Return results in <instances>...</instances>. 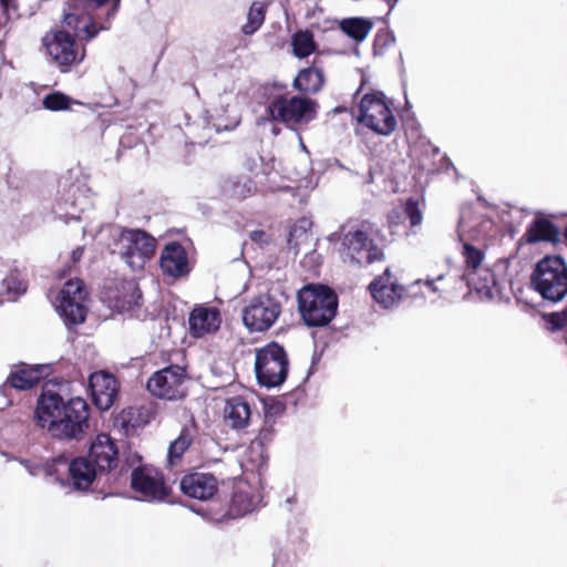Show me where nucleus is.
Segmentation results:
<instances>
[{"label":"nucleus","instance_id":"1","mask_svg":"<svg viewBox=\"0 0 567 567\" xmlns=\"http://www.w3.org/2000/svg\"><path fill=\"white\" fill-rule=\"evenodd\" d=\"M63 16V29L51 30L42 38L45 52L62 73L81 64L86 50L80 42L87 43L101 31L111 29L117 13L120 0H69Z\"/></svg>","mask_w":567,"mask_h":567},{"label":"nucleus","instance_id":"2","mask_svg":"<svg viewBox=\"0 0 567 567\" xmlns=\"http://www.w3.org/2000/svg\"><path fill=\"white\" fill-rule=\"evenodd\" d=\"M90 413L84 399L75 396L65 401L60 393L45 385L37 401L34 421L41 429H48L55 439L80 441L90 429Z\"/></svg>","mask_w":567,"mask_h":567},{"label":"nucleus","instance_id":"3","mask_svg":"<svg viewBox=\"0 0 567 567\" xmlns=\"http://www.w3.org/2000/svg\"><path fill=\"white\" fill-rule=\"evenodd\" d=\"M298 312L310 328L326 327L337 315L338 296L332 288L322 284H308L297 292Z\"/></svg>","mask_w":567,"mask_h":567},{"label":"nucleus","instance_id":"4","mask_svg":"<svg viewBox=\"0 0 567 567\" xmlns=\"http://www.w3.org/2000/svg\"><path fill=\"white\" fill-rule=\"evenodd\" d=\"M272 87L278 94L269 99L267 113L275 122L285 124L288 128L308 124L317 116V101L302 95H289L284 83H274Z\"/></svg>","mask_w":567,"mask_h":567},{"label":"nucleus","instance_id":"5","mask_svg":"<svg viewBox=\"0 0 567 567\" xmlns=\"http://www.w3.org/2000/svg\"><path fill=\"white\" fill-rule=\"evenodd\" d=\"M532 285L544 299L557 302L567 295V265L560 256H546L535 266Z\"/></svg>","mask_w":567,"mask_h":567},{"label":"nucleus","instance_id":"6","mask_svg":"<svg viewBox=\"0 0 567 567\" xmlns=\"http://www.w3.org/2000/svg\"><path fill=\"white\" fill-rule=\"evenodd\" d=\"M289 359L285 348L271 341L256 350L255 374L257 382L265 388L281 385L288 374Z\"/></svg>","mask_w":567,"mask_h":567},{"label":"nucleus","instance_id":"7","mask_svg":"<svg viewBox=\"0 0 567 567\" xmlns=\"http://www.w3.org/2000/svg\"><path fill=\"white\" fill-rule=\"evenodd\" d=\"M357 121L378 135L389 136L398 127V121L384 93L364 94L359 104Z\"/></svg>","mask_w":567,"mask_h":567},{"label":"nucleus","instance_id":"8","mask_svg":"<svg viewBox=\"0 0 567 567\" xmlns=\"http://www.w3.org/2000/svg\"><path fill=\"white\" fill-rule=\"evenodd\" d=\"M373 226L370 221H362L360 227L347 231L341 240V252L351 264L370 265L384 259L383 250L370 238Z\"/></svg>","mask_w":567,"mask_h":567},{"label":"nucleus","instance_id":"9","mask_svg":"<svg viewBox=\"0 0 567 567\" xmlns=\"http://www.w3.org/2000/svg\"><path fill=\"white\" fill-rule=\"evenodd\" d=\"M280 301L269 293L256 296L243 309V322L250 332L268 331L281 315Z\"/></svg>","mask_w":567,"mask_h":567},{"label":"nucleus","instance_id":"10","mask_svg":"<svg viewBox=\"0 0 567 567\" xmlns=\"http://www.w3.org/2000/svg\"><path fill=\"white\" fill-rule=\"evenodd\" d=\"M84 282L81 279L69 280L56 298V310L66 326H75L85 321L87 308Z\"/></svg>","mask_w":567,"mask_h":567},{"label":"nucleus","instance_id":"11","mask_svg":"<svg viewBox=\"0 0 567 567\" xmlns=\"http://www.w3.org/2000/svg\"><path fill=\"white\" fill-rule=\"evenodd\" d=\"M121 239L125 243L121 258L132 268H143L153 258L156 250V239L143 229H123Z\"/></svg>","mask_w":567,"mask_h":567},{"label":"nucleus","instance_id":"12","mask_svg":"<svg viewBox=\"0 0 567 567\" xmlns=\"http://www.w3.org/2000/svg\"><path fill=\"white\" fill-rule=\"evenodd\" d=\"M186 371L179 365H169L156 371L147 381L146 388L152 395L165 400L185 396L184 382Z\"/></svg>","mask_w":567,"mask_h":567},{"label":"nucleus","instance_id":"13","mask_svg":"<svg viewBox=\"0 0 567 567\" xmlns=\"http://www.w3.org/2000/svg\"><path fill=\"white\" fill-rule=\"evenodd\" d=\"M131 487L147 501H164L169 495L163 473L146 466L132 471Z\"/></svg>","mask_w":567,"mask_h":567},{"label":"nucleus","instance_id":"14","mask_svg":"<svg viewBox=\"0 0 567 567\" xmlns=\"http://www.w3.org/2000/svg\"><path fill=\"white\" fill-rule=\"evenodd\" d=\"M97 467L100 476L111 475L118 465V449L115 441L106 433H100L92 441L87 456Z\"/></svg>","mask_w":567,"mask_h":567},{"label":"nucleus","instance_id":"15","mask_svg":"<svg viewBox=\"0 0 567 567\" xmlns=\"http://www.w3.org/2000/svg\"><path fill=\"white\" fill-rule=\"evenodd\" d=\"M89 390L94 405L101 411H106L117 399L120 383L113 374L96 371L89 378Z\"/></svg>","mask_w":567,"mask_h":567},{"label":"nucleus","instance_id":"16","mask_svg":"<svg viewBox=\"0 0 567 567\" xmlns=\"http://www.w3.org/2000/svg\"><path fill=\"white\" fill-rule=\"evenodd\" d=\"M159 268L164 276L179 279L192 270L188 252L178 241L167 243L161 251Z\"/></svg>","mask_w":567,"mask_h":567},{"label":"nucleus","instance_id":"17","mask_svg":"<svg viewBox=\"0 0 567 567\" xmlns=\"http://www.w3.org/2000/svg\"><path fill=\"white\" fill-rule=\"evenodd\" d=\"M368 289L374 301L385 309L398 305L405 293V287L396 282L389 267L370 282Z\"/></svg>","mask_w":567,"mask_h":567},{"label":"nucleus","instance_id":"18","mask_svg":"<svg viewBox=\"0 0 567 567\" xmlns=\"http://www.w3.org/2000/svg\"><path fill=\"white\" fill-rule=\"evenodd\" d=\"M182 493L198 501H209L218 492V481L212 473L190 472L179 482Z\"/></svg>","mask_w":567,"mask_h":567},{"label":"nucleus","instance_id":"19","mask_svg":"<svg viewBox=\"0 0 567 567\" xmlns=\"http://www.w3.org/2000/svg\"><path fill=\"white\" fill-rule=\"evenodd\" d=\"M324 85V68L322 62L317 58L312 60L310 65L300 69L292 80L293 90L305 97L318 94L322 91Z\"/></svg>","mask_w":567,"mask_h":567},{"label":"nucleus","instance_id":"20","mask_svg":"<svg viewBox=\"0 0 567 567\" xmlns=\"http://www.w3.org/2000/svg\"><path fill=\"white\" fill-rule=\"evenodd\" d=\"M189 332L195 338L216 332L221 323L220 312L215 307H195L189 315Z\"/></svg>","mask_w":567,"mask_h":567},{"label":"nucleus","instance_id":"21","mask_svg":"<svg viewBox=\"0 0 567 567\" xmlns=\"http://www.w3.org/2000/svg\"><path fill=\"white\" fill-rule=\"evenodd\" d=\"M69 480L72 486L79 491H87L95 480H100L97 467L89 457H74L68 466Z\"/></svg>","mask_w":567,"mask_h":567},{"label":"nucleus","instance_id":"22","mask_svg":"<svg viewBox=\"0 0 567 567\" xmlns=\"http://www.w3.org/2000/svg\"><path fill=\"white\" fill-rule=\"evenodd\" d=\"M519 240L526 244H537L542 241L558 244L560 241V231L551 220L543 217L535 218Z\"/></svg>","mask_w":567,"mask_h":567},{"label":"nucleus","instance_id":"23","mask_svg":"<svg viewBox=\"0 0 567 567\" xmlns=\"http://www.w3.org/2000/svg\"><path fill=\"white\" fill-rule=\"evenodd\" d=\"M43 371L42 365L21 364L17 370L10 372L2 386H10L19 391L30 390L43 379Z\"/></svg>","mask_w":567,"mask_h":567},{"label":"nucleus","instance_id":"24","mask_svg":"<svg viewBox=\"0 0 567 567\" xmlns=\"http://www.w3.org/2000/svg\"><path fill=\"white\" fill-rule=\"evenodd\" d=\"M197 433L198 427L194 420L182 427L178 436L168 446L167 461L169 466L181 463L183 455L193 444Z\"/></svg>","mask_w":567,"mask_h":567},{"label":"nucleus","instance_id":"25","mask_svg":"<svg viewBox=\"0 0 567 567\" xmlns=\"http://www.w3.org/2000/svg\"><path fill=\"white\" fill-rule=\"evenodd\" d=\"M251 409L243 396H233L226 401L225 419L231 427L241 430L248 425Z\"/></svg>","mask_w":567,"mask_h":567},{"label":"nucleus","instance_id":"26","mask_svg":"<svg viewBox=\"0 0 567 567\" xmlns=\"http://www.w3.org/2000/svg\"><path fill=\"white\" fill-rule=\"evenodd\" d=\"M256 497L247 489L236 486L228 505L227 515L230 518L241 517L254 511Z\"/></svg>","mask_w":567,"mask_h":567},{"label":"nucleus","instance_id":"27","mask_svg":"<svg viewBox=\"0 0 567 567\" xmlns=\"http://www.w3.org/2000/svg\"><path fill=\"white\" fill-rule=\"evenodd\" d=\"M290 45L292 54L299 60L307 59L318 50L315 34L308 29L296 31L291 35Z\"/></svg>","mask_w":567,"mask_h":567},{"label":"nucleus","instance_id":"28","mask_svg":"<svg viewBox=\"0 0 567 567\" xmlns=\"http://www.w3.org/2000/svg\"><path fill=\"white\" fill-rule=\"evenodd\" d=\"M146 410L142 406H128L123 409L116 417V423L126 432L134 431L137 427L145 425L148 420Z\"/></svg>","mask_w":567,"mask_h":567},{"label":"nucleus","instance_id":"29","mask_svg":"<svg viewBox=\"0 0 567 567\" xmlns=\"http://www.w3.org/2000/svg\"><path fill=\"white\" fill-rule=\"evenodd\" d=\"M372 28V21L364 18H347L340 21L342 32L357 42L363 41Z\"/></svg>","mask_w":567,"mask_h":567},{"label":"nucleus","instance_id":"30","mask_svg":"<svg viewBox=\"0 0 567 567\" xmlns=\"http://www.w3.org/2000/svg\"><path fill=\"white\" fill-rule=\"evenodd\" d=\"M462 256L464 259L465 276L477 275L485 258L484 250L476 248L470 243L463 245Z\"/></svg>","mask_w":567,"mask_h":567},{"label":"nucleus","instance_id":"31","mask_svg":"<svg viewBox=\"0 0 567 567\" xmlns=\"http://www.w3.org/2000/svg\"><path fill=\"white\" fill-rule=\"evenodd\" d=\"M267 6L264 2H254L247 14V22L241 27L246 35L254 34L264 23Z\"/></svg>","mask_w":567,"mask_h":567},{"label":"nucleus","instance_id":"32","mask_svg":"<svg viewBox=\"0 0 567 567\" xmlns=\"http://www.w3.org/2000/svg\"><path fill=\"white\" fill-rule=\"evenodd\" d=\"M467 280L474 288L482 292L487 291L491 292V289L496 286V276L495 274L486 267L481 266L480 272L477 275H467Z\"/></svg>","mask_w":567,"mask_h":567},{"label":"nucleus","instance_id":"33","mask_svg":"<svg viewBox=\"0 0 567 567\" xmlns=\"http://www.w3.org/2000/svg\"><path fill=\"white\" fill-rule=\"evenodd\" d=\"M1 282L3 292L8 296H20L27 290V282L21 278V274L17 269L11 270Z\"/></svg>","mask_w":567,"mask_h":567},{"label":"nucleus","instance_id":"34","mask_svg":"<svg viewBox=\"0 0 567 567\" xmlns=\"http://www.w3.org/2000/svg\"><path fill=\"white\" fill-rule=\"evenodd\" d=\"M543 319L547 330L550 332H564L567 342V306L561 311L545 313Z\"/></svg>","mask_w":567,"mask_h":567},{"label":"nucleus","instance_id":"35","mask_svg":"<svg viewBox=\"0 0 567 567\" xmlns=\"http://www.w3.org/2000/svg\"><path fill=\"white\" fill-rule=\"evenodd\" d=\"M72 103L73 100L60 91L51 92L42 100L43 107L52 112L69 110Z\"/></svg>","mask_w":567,"mask_h":567},{"label":"nucleus","instance_id":"36","mask_svg":"<svg viewBox=\"0 0 567 567\" xmlns=\"http://www.w3.org/2000/svg\"><path fill=\"white\" fill-rule=\"evenodd\" d=\"M419 198L409 197L403 205V213L410 221L411 227L420 226L423 221V213Z\"/></svg>","mask_w":567,"mask_h":567},{"label":"nucleus","instance_id":"37","mask_svg":"<svg viewBox=\"0 0 567 567\" xmlns=\"http://www.w3.org/2000/svg\"><path fill=\"white\" fill-rule=\"evenodd\" d=\"M256 184L249 177H244L233 183V195L237 198H246L256 193Z\"/></svg>","mask_w":567,"mask_h":567},{"label":"nucleus","instance_id":"38","mask_svg":"<svg viewBox=\"0 0 567 567\" xmlns=\"http://www.w3.org/2000/svg\"><path fill=\"white\" fill-rule=\"evenodd\" d=\"M306 219H301L290 227L287 243L290 248L297 249L300 245V239L307 237V230L305 227Z\"/></svg>","mask_w":567,"mask_h":567},{"label":"nucleus","instance_id":"39","mask_svg":"<svg viewBox=\"0 0 567 567\" xmlns=\"http://www.w3.org/2000/svg\"><path fill=\"white\" fill-rule=\"evenodd\" d=\"M275 434L274 421L265 420L262 426L260 427L258 435L252 440V444H258L264 446L268 442H270Z\"/></svg>","mask_w":567,"mask_h":567},{"label":"nucleus","instance_id":"40","mask_svg":"<svg viewBox=\"0 0 567 567\" xmlns=\"http://www.w3.org/2000/svg\"><path fill=\"white\" fill-rule=\"evenodd\" d=\"M249 237L254 243H256L260 246L267 245L269 243L268 235L266 234L265 230H261V229L252 230L250 233Z\"/></svg>","mask_w":567,"mask_h":567},{"label":"nucleus","instance_id":"41","mask_svg":"<svg viewBox=\"0 0 567 567\" xmlns=\"http://www.w3.org/2000/svg\"><path fill=\"white\" fill-rule=\"evenodd\" d=\"M17 0H0L1 6L6 11L16 10L17 9Z\"/></svg>","mask_w":567,"mask_h":567},{"label":"nucleus","instance_id":"42","mask_svg":"<svg viewBox=\"0 0 567 567\" xmlns=\"http://www.w3.org/2000/svg\"><path fill=\"white\" fill-rule=\"evenodd\" d=\"M384 40V44L389 41V35L386 33H378L374 40V47L379 45V43Z\"/></svg>","mask_w":567,"mask_h":567},{"label":"nucleus","instance_id":"43","mask_svg":"<svg viewBox=\"0 0 567 567\" xmlns=\"http://www.w3.org/2000/svg\"><path fill=\"white\" fill-rule=\"evenodd\" d=\"M399 0H385V2L388 3L389 6V11H391L393 9V7L395 6V3L398 2Z\"/></svg>","mask_w":567,"mask_h":567},{"label":"nucleus","instance_id":"44","mask_svg":"<svg viewBox=\"0 0 567 567\" xmlns=\"http://www.w3.org/2000/svg\"><path fill=\"white\" fill-rule=\"evenodd\" d=\"M136 291L138 292V293H137V298H138V299H140V298H142V295H141L140 290H138V289H136Z\"/></svg>","mask_w":567,"mask_h":567},{"label":"nucleus","instance_id":"45","mask_svg":"<svg viewBox=\"0 0 567 567\" xmlns=\"http://www.w3.org/2000/svg\"><path fill=\"white\" fill-rule=\"evenodd\" d=\"M2 302H3V300H2V299H0V305H1Z\"/></svg>","mask_w":567,"mask_h":567}]
</instances>
